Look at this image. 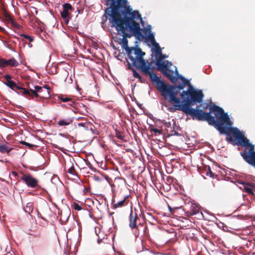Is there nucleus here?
<instances>
[{"label":"nucleus","instance_id":"a878e982","mask_svg":"<svg viewBox=\"0 0 255 255\" xmlns=\"http://www.w3.org/2000/svg\"><path fill=\"white\" fill-rule=\"evenodd\" d=\"M4 84L13 91L16 86V83L13 81H6Z\"/></svg>","mask_w":255,"mask_h":255},{"label":"nucleus","instance_id":"4c0bfd02","mask_svg":"<svg viewBox=\"0 0 255 255\" xmlns=\"http://www.w3.org/2000/svg\"><path fill=\"white\" fill-rule=\"evenodd\" d=\"M42 88H45L47 90V95H49V90H50V87H49V86L47 85H44L43 86V87H42Z\"/></svg>","mask_w":255,"mask_h":255},{"label":"nucleus","instance_id":"412c9836","mask_svg":"<svg viewBox=\"0 0 255 255\" xmlns=\"http://www.w3.org/2000/svg\"><path fill=\"white\" fill-rule=\"evenodd\" d=\"M154 48V52L156 56H157L158 55H160V57H163V55L161 53V49L159 45V44L157 42H155L154 43V44H152Z\"/></svg>","mask_w":255,"mask_h":255},{"label":"nucleus","instance_id":"b1692460","mask_svg":"<svg viewBox=\"0 0 255 255\" xmlns=\"http://www.w3.org/2000/svg\"><path fill=\"white\" fill-rule=\"evenodd\" d=\"M128 69L132 71L133 77L137 79H142V77L140 76V75L134 69L131 67V66L130 65L129 63H128Z\"/></svg>","mask_w":255,"mask_h":255},{"label":"nucleus","instance_id":"f8f14e48","mask_svg":"<svg viewBox=\"0 0 255 255\" xmlns=\"http://www.w3.org/2000/svg\"><path fill=\"white\" fill-rule=\"evenodd\" d=\"M163 75L169 79L173 83L176 82L177 78L174 75L173 71L169 69H167L165 71H163Z\"/></svg>","mask_w":255,"mask_h":255},{"label":"nucleus","instance_id":"4be33fe9","mask_svg":"<svg viewBox=\"0 0 255 255\" xmlns=\"http://www.w3.org/2000/svg\"><path fill=\"white\" fill-rule=\"evenodd\" d=\"M21 37H16L17 39L21 40V41H24V38L28 39L30 42H32L33 41V38L32 36L26 35L25 34H19ZM16 38V37H15Z\"/></svg>","mask_w":255,"mask_h":255},{"label":"nucleus","instance_id":"9b49d317","mask_svg":"<svg viewBox=\"0 0 255 255\" xmlns=\"http://www.w3.org/2000/svg\"><path fill=\"white\" fill-rule=\"evenodd\" d=\"M139 220L137 213L131 210L129 216V226L132 229H133L137 225V220Z\"/></svg>","mask_w":255,"mask_h":255},{"label":"nucleus","instance_id":"5701e85b","mask_svg":"<svg viewBox=\"0 0 255 255\" xmlns=\"http://www.w3.org/2000/svg\"><path fill=\"white\" fill-rule=\"evenodd\" d=\"M64 214L65 215H63L62 211H61V217H60V220L62 222H65L67 221V220L70 216V213H69V211H67V212L64 211Z\"/></svg>","mask_w":255,"mask_h":255},{"label":"nucleus","instance_id":"58836bf2","mask_svg":"<svg viewBox=\"0 0 255 255\" xmlns=\"http://www.w3.org/2000/svg\"><path fill=\"white\" fill-rule=\"evenodd\" d=\"M4 78L5 79L6 81H11V76L9 75H6L4 76Z\"/></svg>","mask_w":255,"mask_h":255},{"label":"nucleus","instance_id":"c9c22d12","mask_svg":"<svg viewBox=\"0 0 255 255\" xmlns=\"http://www.w3.org/2000/svg\"><path fill=\"white\" fill-rule=\"evenodd\" d=\"M211 106H209V104H207V103H203L202 105V109L203 110H206L208 109H209V108L211 107Z\"/></svg>","mask_w":255,"mask_h":255},{"label":"nucleus","instance_id":"39448f33","mask_svg":"<svg viewBox=\"0 0 255 255\" xmlns=\"http://www.w3.org/2000/svg\"><path fill=\"white\" fill-rule=\"evenodd\" d=\"M136 19H134V23L133 24H132V26L131 27L132 35L139 40L144 39L150 42L152 44H154V43L156 42L154 34L151 31L146 36H143L141 33L139 24L135 21Z\"/></svg>","mask_w":255,"mask_h":255},{"label":"nucleus","instance_id":"aec40b11","mask_svg":"<svg viewBox=\"0 0 255 255\" xmlns=\"http://www.w3.org/2000/svg\"><path fill=\"white\" fill-rule=\"evenodd\" d=\"M28 89H29L27 90L26 88L22 87L21 90L19 91V92H17V93L22 96H25L26 97L28 96L31 97V94L30 91V88L28 87Z\"/></svg>","mask_w":255,"mask_h":255},{"label":"nucleus","instance_id":"20e7f679","mask_svg":"<svg viewBox=\"0 0 255 255\" xmlns=\"http://www.w3.org/2000/svg\"><path fill=\"white\" fill-rule=\"evenodd\" d=\"M234 145H241L244 147V151L240 152L244 160L255 168V146L250 143L249 140L241 132L232 143Z\"/></svg>","mask_w":255,"mask_h":255},{"label":"nucleus","instance_id":"a18cd8bd","mask_svg":"<svg viewBox=\"0 0 255 255\" xmlns=\"http://www.w3.org/2000/svg\"><path fill=\"white\" fill-rule=\"evenodd\" d=\"M141 82L143 83L145 81L144 79H138Z\"/></svg>","mask_w":255,"mask_h":255},{"label":"nucleus","instance_id":"1a4fd4ad","mask_svg":"<svg viewBox=\"0 0 255 255\" xmlns=\"http://www.w3.org/2000/svg\"><path fill=\"white\" fill-rule=\"evenodd\" d=\"M2 14L4 17L5 20L10 23L11 26L17 29H20L21 26L17 23L14 20L13 16L5 9L2 10Z\"/></svg>","mask_w":255,"mask_h":255},{"label":"nucleus","instance_id":"2f4dec72","mask_svg":"<svg viewBox=\"0 0 255 255\" xmlns=\"http://www.w3.org/2000/svg\"><path fill=\"white\" fill-rule=\"evenodd\" d=\"M72 206L75 210L80 211L82 210L81 206L79 205L78 203L76 202H73V203L72 204Z\"/></svg>","mask_w":255,"mask_h":255},{"label":"nucleus","instance_id":"ddd939ff","mask_svg":"<svg viewBox=\"0 0 255 255\" xmlns=\"http://www.w3.org/2000/svg\"><path fill=\"white\" fill-rule=\"evenodd\" d=\"M13 148L9 146L7 143H3L0 142V152L3 154L6 153L7 155H9V152L13 149Z\"/></svg>","mask_w":255,"mask_h":255},{"label":"nucleus","instance_id":"473e14b6","mask_svg":"<svg viewBox=\"0 0 255 255\" xmlns=\"http://www.w3.org/2000/svg\"><path fill=\"white\" fill-rule=\"evenodd\" d=\"M206 175H209L211 177H213L214 176V173L212 171L211 167L208 166L207 167V170L206 172Z\"/></svg>","mask_w":255,"mask_h":255},{"label":"nucleus","instance_id":"393cba45","mask_svg":"<svg viewBox=\"0 0 255 255\" xmlns=\"http://www.w3.org/2000/svg\"><path fill=\"white\" fill-rule=\"evenodd\" d=\"M24 211L28 214L31 213L33 211V204L31 202L28 203L24 208Z\"/></svg>","mask_w":255,"mask_h":255},{"label":"nucleus","instance_id":"de8ad7c7","mask_svg":"<svg viewBox=\"0 0 255 255\" xmlns=\"http://www.w3.org/2000/svg\"><path fill=\"white\" fill-rule=\"evenodd\" d=\"M0 30L2 32H4L5 31V30L4 28H2L0 26Z\"/></svg>","mask_w":255,"mask_h":255},{"label":"nucleus","instance_id":"423d86ee","mask_svg":"<svg viewBox=\"0 0 255 255\" xmlns=\"http://www.w3.org/2000/svg\"><path fill=\"white\" fill-rule=\"evenodd\" d=\"M20 179L27 185V186L32 188H39L38 184L39 180L36 178L33 177L30 173H24L21 172Z\"/></svg>","mask_w":255,"mask_h":255},{"label":"nucleus","instance_id":"c03bdc74","mask_svg":"<svg viewBox=\"0 0 255 255\" xmlns=\"http://www.w3.org/2000/svg\"><path fill=\"white\" fill-rule=\"evenodd\" d=\"M103 239H101L100 237L99 236L98 239V242L100 243V242H102Z\"/></svg>","mask_w":255,"mask_h":255},{"label":"nucleus","instance_id":"a19ab883","mask_svg":"<svg viewBox=\"0 0 255 255\" xmlns=\"http://www.w3.org/2000/svg\"><path fill=\"white\" fill-rule=\"evenodd\" d=\"M168 208H169V210L170 212L172 214H173V211L174 210V209H178V208H174V209H172V208L170 206H169V205H168Z\"/></svg>","mask_w":255,"mask_h":255},{"label":"nucleus","instance_id":"72a5a7b5","mask_svg":"<svg viewBox=\"0 0 255 255\" xmlns=\"http://www.w3.org/2000/svg\"><path fill=\"white\" fill-rule=\"evenodd\" d=\"M116 136L120 140H123L124 136L122 135V133L118 130H116Z\"/></svg>","mask_w":255,"mask_h":255},{"label":"nucleus","instance_id":"7ed1b4c3","mask_svg":"<svg viewBox=\"0 0 255 255\" xmlns=\"http://www.w3.org/2000/svg\"><path fill=\"white\" fill-rule=\"evenodd\" d=\"M148 76L151 82L155 85L156 89L161 93L162 96L165 100H168L170 103H174L175 105L180 103V99L177 97L179 91L183 90L186 85H190L189 81L183 77H180L183 82L178 85H169L165 83L161 80L160 77L157 75L153 72V67L151 66V69L144 75Z\"/></svg>","mask_w":255,"mask_h":255},{"label":"nucleus","instance_id":"dca6fc26","mask_svg":"<svg viewBox=\"0 0 255 255\" xmlns=\"http://www.w3.org/2000/svg\"><path fill=\"white\" fill-rule=\"evenodd\" d=\"M73 122V119L68 118L65 119L60 120L57 123V125L59 126H67L71 124Z\"/></svg>","mask_w":255,"mask_h":255},{"label":"nucleus","instance_id":"6e6552de","mask_svg":"<svg viewBox=\"0 0 255 255\" xmlns=\"http://www.w3.org/2000/svg\"><path fill=\"white\" fill-rule=\"evenodd\" d=\"M62 6L63 10L60 13L61 16L64 19L65 23L68 24L72 16L71 12L74 11V8L69 3H64Z\"/></svg>","mask_w":255,"mask_h":255},{"label":"nucleus","instance_id":"f03ea898","mask_svg":"<svg viewBox=\"0 0 255 255\" xmlns=\"http://www.w3.org/2000/svg\"><path fill=\"white\" fill-rule=\"evenodd\" d=\"M127 0H111V13L109 21L111 27H115L118 33L123 36L122 47L125 49L131 64L139 69L145 75L151 65L143 58L145 53L139 47H129L127 37L131 35V27L134 23V19L142 20L140 14L137 10L132 11L129 5H127Z\"/></svg>","mask_w":255,"mask_h":255},{"label":"nucleus","instance_id":"79ce46f5","mask_svg":"<svg viewBox=\"0 0 255 255\" xmlns=\"http://www.w3.org/2000/svg\"><path fill=\"white\" fill-rule=\"evenodd\" d=\"M83 192L84 193H87V192H89V190L86 187H84V190H83Z\"/></svg>","mask_w":255,"mask_h":255},{"label":"nucleus","instance_id":"f257e3e1","mask_svg":"<svg viewBox=\"0 0 255 255\" xmlns=\"http://www.w3.org/2000/svg\"><path fill=\"white\" fill-rule=\"evenodd\" d=\"M180 96L184 103L174 105V107L169 108L170 112L180 110L190 116L193 120L206 121L209 125L213 126L220 134H226V139L229 143L232 144L235 141V139L241 132L238 128L231 127L230 118L222 108L213 104L209 108V112L206 113L203 110L191 108L194 104L202 101L204 95L201 90H196L189 85L188 90L183 91Z\"/></svg>","mask_w":255,"mask_h":255},{"label":"nucleus","instance_id":"c756f323","mask_svg":"<svg viewBox=\"0 0 255 255\" xmlns=\"http://www.w3.org/2000/svg\"><path fill=\"white\" fill-rule=\"evenodd\" d=\"M150 131L151 132H153L155 135L160 134L162 133V130L159 129L154 128L153 127H150Z\"/></svg>","mask_w":255,"mask_h":255},{"label":"nucleus","instance_id":"49530a36","mask_svg":"<svg viewBox=\"0 0 255 255\" xmlns=\"http://www.w3.org/2000/svg\"><path fill=\"white\" fill-rule=\"evenodd\" d=\"M12 174H13V175H14L15 176H18L17 173L16 172H12Z\"/></svg>","mask_w":255,"mask_h":255},{"label":"nucleus","instance_id":"8fccbe9b","mask_svg":"<svg viewBox=\"0 0 255 255\" xmlns=\"http://www.w3.org/2000/svg\"><path fill=\"white\" fill-rule=\"evenodd\" d=\"M42 219L44 220V219L43 217H41Z\"/></svg>","mask_w":255,"mask_h":255},{"label":"nucleus","instance_id":"c85d7f7f","mask_svg":"<svg viewBox=\"0 0 255 255\" xmlns=\"http://www.w3.org/2000/svg\"><path fill=\"white\" fill-rule=\"evenodd\" d=\"M58 98L63 102H67L68 101H71L72 100V99L69 97H64L62 95H59Z\"/></svg>","mask_w":255,"mask_h":255},{"label":"nucleus","instance_id":"bb28decb","mask_svg":"<svg viewBox=\"0 0 255 255\" xmlns=\"http://www.w3.org/2000/svg\"><path fill=\"white\" fill-rule=\"evenodd\" d=\"M141 33L143 36H146L151 32L150 28H144L142 29L140 28Z\"/></svg>","mask_w":255,"mask_h":255},{"label":"nucleus","instance_id":"2eb2a0df","mask_svg":"<svg viewBox=\"0 0 255 255\" xmlns=\"http://www.w3.org/2000/svg\"><path fill=\"white\" fill-rule=\"evenodd\" d=\"M128 196H125L124 199L120 201H118L115 203V200L112 201V204L113 205V207L114 208H118L122 207L128 204V201H127V199Z\"/></svg>","mask_w":255,"mask_h":255},{"label":"nucleus","instance_id":"9d476101","mask_svg":"<svg viewBox=\"0 0 255 255\" xmlns=\"http://www.w3.org/2000/svg\"><path fill=\"white\" fill-rule=\"evenodd\" d=\"M133 229L135 236L138 237L139 236L146 235L148 229L146 224L139 223Z\"/></svg>","mask_w":255,"mask_h":255},{"label":"nucleus","instance_id":"7c9ffc66","mask_svg":"<svg viewBox=\"0 0 255 255\" xmlns=\"http://www.w3.org/2000/svg\"><path fill=\"white\" fill-rule=\"evenodd\" d=\"M20 143L23 145H26V146L28 147L30 149H32L34 147H37V145H36L32 144L31 143H28V142L24 141H21Z\"/></svg>","mask_w":255,"mask_h":255},{"label":"nucleus","instance_id":"f704fd0d","mask_svg":"<svg viewBox=\"0 0 255 255\" xmlns=\"http://www.w3.org/2000/svg\"><path fill=\"white\" fill-rule=\"evenodd\" d=\"M5 59L2 58L0 56V68H3L5 67Z\"/></svg>","mask_w":255,"mask_h":255},{"label":"nucleus","instance_id":"09e8293b","mask_svg":"<svg viewBox=\"0 0 255 255\" xmlns=\"http://www.w3.org/2000/svg\"><path fill=\"white\" fill-rule=\"evenodd\" d=\"M43 92L42 87H41V90L40 91V92H38L39 93H41Z\"/></svg>","mask_w":255,"mask_h":255},{"label":"nucleus","instance_id":"a211bd4d","mask_svg":"<svg viewBox=\"0 0 255 255\" xmlns=\"http://www.w3.org/2000/svg\"><path fill=\"white\" fill-rule=\"evenodd\" d=\"M242 185L243 189L246 192L251 195L254 194L251 184L243 182L242 183Z\"/></svg>","mask_w":255,"mask_h":255},{"label":"nucleus","instance_id":"6ab92c4d","mask_svg":"<svg viewBox=\"0 0 255 255\" xmlns=\"http://www.w3.org/2000/svg\"><path fill=\"white\" fill-rule=\"evenodd\" d=\"M5 67L10 66L12 67H16L18 65L19 63L14 58H12L8 60L5 59Z\"/></svg>","mask_w":255,"mask_h":255},{"label":"nucleus","instance_id":"4468645a","mask_svg":"<svg viewBox=\"0 0 255 255\" xmlns=\"http://www.w3.org/2000/svg\"><path fill=\"white\" fill-rule=\"evenodd\" d=\"M164 58V56L160 57V58L156 61V66L157 67V69L161 71L162 73H163V71H165L167 69H168V67L166 64H165L164 62H162L161 60Z\"/></svg>","mask_w":255,"mask_h":255},{"label":"nucleus","instance_id":"cd10ccee","mask_svg":"<svg viewBox=\"0 0 255 255\" xmlns=\"http://www.w3.org/2000/svg\"><path fill=\"white\" fill-rule=\"evenodd\" d=\"M68 172L73 176H77V173L73 165H72L68 169Z\"/></svg>","mask_w":255,"mask_h":255},{"label":"nucleus","instance_id":"ea45409f","mask_svg":"<svg viewBox=\"0 0 255 255\" xmlns=\"http://www.w3.org/2000/svg\"><path fill=\"white\" fill-rule=\"evenodd\" d=\"M172 132H173L171 135H177L179 136L180 134L178 133V132L174 130H172Z\"/></svg>","mask_w":255,"mask_h":255},{"label":"nucleus","instance_id":"0eeeda50","mask_svg":"<svg viewBox=\"0 0 255 255\" xmlns=\"http://www.w3.org/2000/svg\"><path fill=\"white\" fill-rule=\"evenodd\" d=\"M185 215L187 217H190L194 215H202V212L200 207L196 204L190 203L186 205V209H184Z\"/></svg>","mask_w":255,"mask_h":255},{"label":"nucleus","instance_id":"37998d69","mask_svg":"<svg viewBox=\"0 0 255 255\" xmlns=\"http://www.w3.org/2000/svg\"><path fill=\"white\" fill-rule=\"evenodd\" d=\"M164 125H165V126H166L167 127H169V126H170V122H165Z\"/></svg>","mask_w":255,"mask_h":255},{"label":"nucleus","instance_id":"e433bc0d","mask_svg":"<svg viewBox=\"0 0 255 255\" xmlns=\"http://www.w3.org/2000/svg\"><path fill=\"white\" fill-rule=\"evenodd\" d=\"M22 87H20L19 86H17L16 84V86L15 87H14V89L13 90V91H14L15 92H16L17 93V92H19V91L21 90Z\"/></svg>","mask_w":255,"mask_h":255},{"label":"nucleus","instance_id":"f3484780","mask_svg":"<svg viewBox=\"0 0 255 255\" xmlns=\"http://www.w3.org/2000/svg\"><path fill=\"white\" fill-rule=\"evenodd\" d=\"M41 87L39 86H34V89H32L31 88H30V91L31 94V97L33 98H38L39 97V95L38 94V92H40V91L41 90Z\"/></svg>","mask_w":255,"mask_h":255}]
</instances>
